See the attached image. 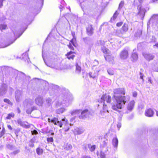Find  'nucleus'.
<instances>
[{"label": "nucleus", "mask_w": 158, "mask_h": 158, "mask_svg": "<svg viewBox=\"0 0 158 158\" xmlns=\"http://www.w3.org/2000/svg\"><path fill=\"white\" fill-rule=\"evenodd\" d=\"M113 93L112 99L113 101L115 102V104H112V109L120 114L118 119L119 120H121L123 113L120 110L124 107L127 102L129 101L130 97L129 96L124 95L125 90L123 88L114 89Z\"/></svg>", "instance_id": "nucleus-1"}, {"label": "nucleus", "mask_w": 158, "mask_h": 158, "mask_svg": "<svg viewBox=\"0 0 158 158\" xmlns=\"http://www.w3.org/2000/svg\"><path fill=\"white\" fill-rule=\"evenodd\" d=\"M112 98L111 97L107 94L103 95L101 97L99 102H100L103 105V110L104 112H108V109L110 108L112 104L114 103H111ZM115 104V103H114Z\"/></svg>", "instance_id": "nucleus-2"}, {"label": "nucleus", "mask_w": 158, "mask_h": 158, "mask_svg": "<svg viewBox=\"0 0 158 158\" xmlns=\"http://www.w3.org/2000/svg\"><path fill=\"white\" fill-rule=\"evenodd\" d=\"M73 97L70 95H61L60 96L58 101L56 102L57 106L61 105L65 107L68 106L73 100Z\"/></svg>", "instance_id": "nucleus-3"}, {"label": "nucleus", "mask_w": 158, "mask_h": 158, "mask_svg": "<svg viewBox=\"0 0 158 158\" xmlns=\"http://www.w3.org/2000/svg\"><path fill=\"white\" fill-rule=\"evenodd\" d=\"M90 114L89 111L87 109L81 111L80 110H77L73 111L71 113L72 115L77 114L79 115L80 119H84L89 117Z\"/></svg>", "instance_id": "nucleus-4"}, {"label": "nucleus", "mask_w": 158, "mask_h": 158, "mask_svg": "<svg viewBox=\"0 0 158 158\" xmlns=\"http://www.w3.org/2000/svg\"><path fill=\"white\" fill-rule=\"evenodd\" d=\"M61 120L62 121L64 122L62 123L61 121H58V118L55 117L53 118L52 119H51L49 118L48 119V121L49 122L52 123L54 124L59 126L60 127H62V125L64 124L65 125L68 123V121L65 118L62 119Z\"/></svg>", "instance_id": "nucleus-5"}, {"label": "nucleus", "mask_w": 158, "mask_h": 158, "mask_svg": "<svg viewBox=\"0 0 158 158\" xmlns=\"http://www.w3.org/2000/svg\"><path fill=\"white\" fill-rule=\"evenodd\" d=\"M92 69L94 70L93 71L89 73V76L90 77L95 79L98 76L100 70L98 68H96L94 65L93 66Z\"/></svg>", "instance_id": "nucleus-6"}, {"label": "nucleus", "mask_w": 158, "mask_h": 158, "mask_svg": "<svg viewBox=\"0 0 158 158\" xmlns=\"http://www.w3.org/2000/svg\"><path fill=\"white\" fill-rule=\"evenodd\" d=\"M43 57L44 62L48 66L52 68L56 69H57L58 68V64L57 62L56 59H54V61H53L52 60L50 62L47 63L45 62L43 56Z\"/></svg>", "instance_id": "nucleus-7"}, {"label": "nucleus", "mask_w": 158, "mask_h": 158, "mask_svg": "<svg viewBox=\"0 0 158 158\" xmlns=\"http://www.w3.org/2000/svg\"><path fill=\"white\" fill-rule=\"evenodd\" d=\"M14 32V35L15 36V39L13 41H11V42H10V43H8V44H5V45H1V47L2 48H4L6 47L11 44H12L13 42H14L19 37L23 34V32H22L21 34H20L19 33H18V31L17 32L16 31H14V30H12Z\"/></svg>", "instance_id": "nucleus-8"}, {"label": "nucleus", "mask_w": 158, "mask_h": 158, "mask_svg": "<svg viewBox=\"0 0 158 158\" xmlns=\"http://www.w3.org/2000/svg\"><path fill=\"white\" fill-rule=\"evenodd\" d=\"M128 56V50L126 48H124L120 53V57L122 60L127 59Z\"/></svg>", "instance_id": "nucleus-9"}, {"label": "nucleus", "mask_w": 158, "mask_h": 158, "mask_svg": "<svg viewBox=\"0 0 158 158\" xmlns=\"http://www.w3.org/2000/svg\"><path fill=\"white\" fill-rule=\"evenodd\" d=\"M22 97V91L17 90L15 92V98L17 102H19Z\"/></svg>", "instance_id": "nucleus-10"}, {"label": "nucleus", "mask_w": 158, "mask_h": 158, "mask_svg": "<svg viewBox=\"0 0 158 158\" xmlns=\"http://www.w3.org/2000/svg\"><path fill=\"white\" fill-rule=\"evenodd\" d=\"M17 123L21 126L26 128H28L30 127L29 124L27 122L22 121L20 119L17 120Z\"/></svg>", "instance_id": "nucleus-11"}, {"label": "nucleus", "mask_w": 158, "mask_h": 158, "mask_svg": "<svg viewBox=\"0 0 158 158\" xmlns=\"http://www.w3.org/2000/svg\"><path fill=\"white\" fill-rule=\"evenodd\" d=\"M143 55L144 58L148 61L153 60L154 57V55L149 53L143 52Z\"/></svg>", "instance_id": "nucleus-12"}, {"label": "nucleus", "mask_w": 158, "mask_h": 158, "mask_svg": "<svg viewBox=\"0 0 158 158\" xmlns=\"http://www.w3.org/2000/svg\"><path fill=\"white\" fill-rule=\"evenodd\" d=\"M154 111L152 109L149 108L146 109L145 111V115L146 116L150 117L153 116Z\"/></svg>", "instance_id": "nucleus-13"}, {"label": "nucleus", "mask_w": 158, "mask_h": 158, "mask_svg": "<svg viewBox=\"0 0 158 158\" xmlns=\"http://www.w3.org/2000/svg\"><path fill=\"white\" fill-rule=\"evenodd\" d=\"M149 22L153 23L155 24L158 23V15H154L150 18Z\"/></svg>", "instance_id": "nucleus-14"}, {"label": "nucleus", "mask_w": 158, "mask_h": 158, "mask_svg": "<svg viewBox=\"0 0 158 158\" xmlns=\"http://www.w3.org/2000/svg\"><path fill=\"white\" fill-rule=\"evenodd\" d=\"M33 104V101L31 99H26L23 102V105L24 107H28Z\"/></svg>", "instance_id": "nucleus-15"}, {"label": "nucleus", "mask_w": 158, "mask_h": 158, "mask_svg": "<svg viewBox=\"0 0 158 158\" xmlns=\"http://www.w3.org/2000/svg\"><path fill=\"white\" fill-rule=\"evenodd\" d=\"M35 102L37 105L39 106H42L43 103L42 97L40 96L38 97L35 99Z\"/></svg>", "instance_id": "nucleus-16"}, {"label": "nucleus", "mask_w": 158, "mask_h": 158, "mask_svg": "<svg viewBox=\"0 0 158 158\" xmlns=\"http://www.w3.org/2000/svg\"><path fill=\"white\" fill-rule=\"evenodd\" d=\"M135 102L134 100L131 101L128 104L127 106V110L131 111L133 109L134 107Z\"/></svg>", "instance_id": "nucleus-17"}, {"label": "nucleus", "mask_w": 158, "mask_h": 158, "mask_svg": "<svg viewBox=\"0 0 158 158\" xmlns=\"http://www.w3.org/2000/svg\"><path fill=\"white\" fill-rule=\"evenodd\" d=\"M139 8L138 14L141 17L143 18L145 15V10L143 8H141V7L139 6L138 8Z\"/></svg>", "instance_id": "nucleus-18"}, {"label": "nucleus", "mask_w": 158, "mask_h": 158, "mask_svg": "<svg viewBox=\"0 0 158 158\" xmlns=\"http://www.w3.org/2000/svg\"><path fill=\"white\" fill-rule=\"evenodd\" d=\"M84 131V130L83 128H75L74 131V133L75 134L80 135Z\"/></svg>", "instance_id": "nucleus-19"}, {"label": "nucleus", "mask_w": 158, "mask_h": 158, "mask_svg": "<svg viewBox=\"0 0 158 158\" xmlns=\"http://www.w3.org/2000/svg\"><path fill=\"white\" fill-rule=\"evenodd\" d=\"M74 52L72 51L68 52L66 54V56L69 59H73L75 56L74 55Z\"/></svg>", "instance_id": "nucleus-20"}, {"label": "nucleus", "mask_w": 158, "mask_h": 158, "mask_svg": "<svg viewBox=\"0 0 158 158\" xmlns=\"http://www.w3.org/2000/svg\"><path fill=\"white\" fill-rule=\"evenodd\" d=\"M87 32L88 35L91 36L93 34V29L91 25H89L88 26L87 28Z\"/></svg>", "instance_id": "nucleus-21"}, {"label": "nucleus", "mask_w": 158, "mask_h": 158, "mask_svg": "<svg viewBox=\"0 0 158 158\" xmlns=\"http://www.w3.org/2000/svg\"><path fill=\"white\" fill-rule=\"evenodd\" d=\"M118 144V140L117 138H114L112 140V144L114 148L117 149Z\"/></svg>", "instance_id": "nucleus-22"}, {"label": "nucleus", "mask_w": 158, "mask_h": 158, "mask_svg": "<svg viewBox=\"0 0 158 158\" xmlns=\"http://www.w3.org/2000/svg\"><path fill=\"white\" fill-rule=\"evenodd\" d=\"M22 58L25 61L27 60V62L29 63L28 60H29V58L28 56V54L27 52H26L23 53L22 55Z\"/></svg>", "instance_id": "nucleus-23"}, {"label": "nucleus", "mask_w": 158, "mask_h": 158, "mask_svg": "<svg viewBox=\"0 0 158 158\" xmlns=\"http://www.w3.org/2000/svg\"><path fill=\"white\" fill-rule=\"evenodd\" d=\"M131 58L133 61H136L138 59V56L137 53L135 52H133L132 54Z\"/></svg>", "instance_id": "nucleus-24"}, {"label": "nucleus", "mask_w": 158, "mask_h": 158, "mask_svg": "<svg viewBox=\"0 0 158 158\" xmlns=\"http://www.w3.org/2000/svg\"><path fill=\"white\" fill-rule=\"evenodd\" d=\"M7 89V87L5 85H2L1 89V94L2 95L5 94L6 93V91Z\"/></svg>", "instance_id": "nucleus-25"}, {"label": "nucleus", "mask_w": 158, "mask_h": 158, "mask_svg": "<svg viewBox=\"0 0 158 158\" xmlns=\"http://www.w3.org/2000/svg\"><path fill=\"white\" fill-rule=\"evenodd\" d=\"M64 147L65 150H68L72 148V146L70 144L68 143L64 145Z\"/></svg>", "instance_id": "nucleus-26"}, {"label": "nucleus", "mask_w": 158, "mask_h": 158, "mask_svg": "<svg viewBox=\"0 0 158 158\" xmlns=\"http://www.w3.org/2000/svg\"><path fill=\"white\" fill-rule=\"evenodd\" d=\"M128 25L126 24H124L122 27V31L124 32V34L128 31Z\"/></svg>", "instance_id": "nucleus-27"}, {"label": "nucleus", "mask_w": 158, "mask_h": 158, "mask_svg": "<svg viewBox=\"0 0 158 158\" xmlns=\"http://www.w3.org/2000/svg\"><path fill=\"white\" fill-rule=\"evenodd\" d=\"M49 88L54 90H56L58 89L59 87L57 85L52 84L49 85Z\"/></svg>", "instance_id": "nucleus-28"}, {"label": "nucleus", "mask_w": 158, "mask_h": 158, "mask_svg": "<svg viewBox=\"0 0 158 158\" xmlns=\"http://www.w3.org/2000/svg\"><path fill=\"white\" fill-rule=\"evenodd\" d=\"M66 109L64 108H61L57 109L56 111V112L58 114H60L64 112Z\"/></svg>", "instance_id": "nucleus-29"}, {"label": "nucleus", "mask_w": 158, "mask_h": 158, "mask_svg": "<svg viewBox=\"0 0 158 158\" xmlns=\"http://www.w3.org/2000/svg\"><path fill=\"white\" fill-rule=\"evenodd\" d=\"M76 66V72L77 73H80L81 70V68L80 66L77 63Z\"/></svg>", "instance_id": "nucleus-30"}, {"label": "nucleus", "mask_w": 158, "mask_h": 158, "mask_svg": "<svg viewBox=\"0 0 158 158\" xmlns=\"http://www.w3.org/2000/svg\"><path fill=\"white\" fill-rule=\"evenodd\" d=\"M116 32V35L119 37L121 36L122 35L124 34V32L120 30H117Z\"/></svg>", "instance_id": "nucleus-31"}, {"label": "nucleus", "mask_w": 158, "mask_h": 158, "mask_svg": "<svg viewBox=\"0 0 158 158\" xmlns=\"http://www.w3.org/2000/svg\"><path fill=\"white\" fill-rule=\"evenodd\" d=\"M36 152L38 155H41L43 153V150L41 148H38L36 149Z\"/></svg>", "instance_id": "nucleus-32"}, {"label": "nucleus", "mask_w": 158, "mask_h": 158, "mask_svg": "<svg viewBox=\"0 0 158 158\" xmlns=\"http://www.w3.org/2000/svg\"><path fill=\"white\" fill-rule=\"evenodd\" d=\"M35 109V107H31V108H29L26 111V112L27 114H30L31 113L32 111Z\"/></svg>", "instance_id": "nucleus-33"}, {"label": "nucleus", "mask_w": 158, "mask_h": 158, "mask_svg": "<svg viewBox=\"0 0 158 158\" xmlns=\"http://www.w3.org/2000/svg\"><path fill=\"white\" fill-rule=\"evenodd\" d=\"M88 148L90 151L93 152L95 149V146L94 145H91L90 144H89Z\"/></svg>", "instance_id": "nucleus-34"}, {"label": "nucleus", "mask_w": 158, "mask_h": 158, "mask_svg": "<svg viewBox=\"0 0 158 158\" xmlns=\"http://www.w3.org/2000/svg\"><path fill=\"white\" fill-rule=\"evenodd\" d=\"M104 57L105 59L109 61H111L112 60H113V58L112 57H111V56L109 55H104Z\"/></svg>", "instance_id": "nucleus-35"}, {"label": "nucleus", "mask_w": 158, "mask_h": 158, "mask_svg": "<svg viewBox=\"0 0 158 158\" xmlns=\"http://www.w3.org/2000/svg\"><path fill=\"white\" fill-rule=\"evenodd\" d=\"M118 14V11H116L115 13L114 14L113 16L111 18V20H114L116 18Z\"/></svg>", "instance_id": "nucleus-36"}, {"label": "nucleus", "mask_w": 158, "mask_h": 158, "mask_svg": "<svg viewBox=\"0 0 158 158\" xmlns=\"http://www.w3.org/2000/svg\"><path fill=\"white\" fill-rule=\"evenodd\" d=\"M3 101L7 103L11 106H12L13 105V104L12 103V102H10V101L8 99H7V98L4 99Z\"/></svg>", "instance_id": "nucleus-37"}, {"label": "nucleus", "mask_w": 158, "mask_h": 158, "mask_svg": "<svg viewBox=\"0 0 158 158\" xmlns=\"http://www.w3.org/2000/svg\"><path fill=\"white\" fill-rule=\"evenodd\" d=\"M124 1H121L119 4L118 9L119 10L121 9L124 6Z\"/></svg>", "instance_id": "nucleus-38"}, {"label": "nucleus", "mask_w": 158, "mask_h": 158, "mask_svg": "<svg viewBox=\"0 0 158 158\" xmlns=\"http://www.w3.org/2000/svg\"><path fill=\"white\" fill-rule=\"evenodd\" d=\"M19 74L21 75V76L23 78H24L25 77H27V78L28 79H30V77L29 76H26V75L23 73H22V72H19Z\"/></svg>", "instance_id": "nucleus-39"}, {"label": "nucleus", "mask_w": 158, "mask_h": 158, "mask_svg": "<svg viewBox=\"0 0 158 158\" xmlns=\"http://www.w3.org/2000/svg\"><path fill=\"white\" fill-rule=\"evenodd\" d=\"M46 103L48 104V105H50L51 104L52 100L50 98H47L46 100Z\"/></svg>", "instance_id": "nucleus-40"}, {"label": "nucleus", "mask_w": 158, "mask_h": 158, "mask_svg": "<svg viewBox=\"0 0 158 158\" xmlns=\"http://www.w3.org/2000/svg\"><path fill=\"white\" fill-rule=\"evenodd\" d=\"M102 50V51L104 53H107L108 52V51H109L108 49L104 47H102L101 48Z\"/></svg>", "instance_id": "nucleus-41"}, {"label": "nucleus", "mask_w": 158, "mask_h": 158, "mask_svg": "<svg viewBox=\"0 0 158 158\" xmlns=\"http://www.w3.org/2000/svg\"><path fill=\"white\" fill-rule=\"evenodd\" d=\"M6 132L4 128H3L2 131L0 132V138L3 136Z\"/></svg>", "instance_id": "nucleus-42"}, {"label": "nucleus", "mask_w": 158, "mask_h": 158, "mask_svg": "<svg viewBox=\"0 0 158 158\" xmlns=\"http://www.w3.org/2000/svg\"><path fill=\"white\" fill-rule=\"evenodd\" d=\"M141 35V31L139 30L137 31V32L135 33V35L136 37H139Z\"/></svg>", "instance_id": "nucleus-43"}, {"label": "nucleus", "mask_w": 158, "mask_h": 158, "mask_svg": "<svg viewBox=\"0 0 158 158\" xmlns=\"http://www.w3.org/2000/svg\"><path fill=\"white\" fill-rule=\"evenodd\" d=\"M108 73L111 75H112L114 74V71L111 69H107Z\"/></svg>", "instance_id": "nucleus-44"}, {"label": "nucleus", "mask_w": 158, "mask_h": 158, "mask_svg": "<svg viewBox=\"0 0 158 158\" xmlns=\"http://www.w3.org/2000/svg\"><path fill=\"white\" fill-rule=\"evenodd\" d=\"M7 27V26L6 24H1L0 25V29L1 30L5 29Z\"/></svg>", "instance_id": "nucleus-45"}, {"label": "nucleus", "mask_w": 158, "mask_h": 158, "mask_svg": "<svg viewBox=\"0 0 158 158\" xmlns=\"http://www.w3.org/2000/svg\"><path fill=\"white\" fill-rule=\"evenodd\" d=\"M14 116V114L13 113L9 114L8 115V116L6 117V118L7 119H10L11 117H13Z\"/></svg>", "instance_id": "nucleus-46"}, {"label": "nucleus", "mask_w": 158, "mask_h": 158, "mask_svg": "<svg viewBox=\"0 0 158 158\" xmlns=\"http://www.w3.org/2000/svg\"><path fill=\"white\" fill-rule=\"evenodd\" d=\"M150 37L151 40L149 41V42H154L156 41V38L155 36H150Z\"/></svg>", "instance_id": "nucleus-47"}, {"label": "nucleus", "mask_w": 158, "mask_h": 158, "mask_svg": "<svg viewBox=\"0 0 158 158\" xmlns=\"http://www.w3.org/2000/svg\"><path fill=\"white\" fill-rule=\"evenodd\" d=\"M100 156L101 158H105V153L102 152H101Z\"/></svg>", "instance_id": "nucleus-48"}, {"label": "nucleus", "mask_w": 158, "mask_h": 158, "mask_svg": "<svg viewBox=\"0 0 158 158\" xmlns=\"http://www.w3.org/2000/svg\"><path fill=\"white\" fill-rule=\"evenodd\" d=\"M47 141L48 142H53V139L52 137L48 138L47 139Z\"/></svg>", "instance_id": "nucleus-49"}, {"label": "nucleus", "mask_w": 158, "mask_h": 158, "mask_svg": "<svg viewBox=\"0 0 158 158\" xmlns=\"http://www.w3.org/2000/svg\"><path fill=\"white\" fill-rule=\"evenodd\" d=\"M7 147L8 148L10 149H12L13 148V146L10 144L7 145Z\"/></svg>", "instance_id": "nucleus-50"}, {"label": "nucleus", "mask_w": 158, "mask_h": 158, "mask_svg": "<svg viewBox=\"0 0 158 158\" xmlns=\"http://www.w3.org/2000/svg\"><path fill=\"white\" fill-rule=\"evenodd\" d=\"M20 152V150L19 149L17 150L14 151L13 152V153L15 155H16Z\"/></svg>", "instance_id": "nucleus-51"}, {"label": "nucleus", "mask_w": 158, "mask_h": 158, "mask_svg": "<svg viewBox=\"0 0 158 158\" xmlns=\"http://www.w3.org/2000/svg\"><path fill=\"white\" fill-rule=\"evenodd\" d=\"M69 48H70L72 50H74V48L72 46L71 44L70 43H69V45H68Z\"/></svg>", "instance_id": "nucleus-52"}, {"label": "nucleus", "mask_w": 158, "mask_h": 158, "mask_svg": "<svg viewBox=\"0 0 158 158\" xmlns=\"http://www.w3.org/2000/svg\"><path fill=\"white\" fill-rule=\"evenodd\" d=\"M98 44L101 45H103L104 44V42L102 40H100L98 42Z\"/></svg>", "instance_id": "nucleus-53"}, {"label": "nucleus", "mask_w": 158, "mask_h": 158, "mask_svg": "<svg viewBox=\"0 0 158 158\" xmlns=\"http://www.w3.org/2000/svg\"><path fill=\"white\" fill-rule=\"evenodd\" d=\"M117 127L118 129V130H119V129L121 127V124L120 123L118 122V123L117 124Z\"/></svg>", "instance_id": "nucleus-54"}, {"label": "nucleus", "mask_w": 158, "mask_h": 158, "mask_svg": "<svg viewBox=\"0 0 158 158\" xmlns=\"http://www.w3.org/2000/svg\"><path fill=\"white\" fill-rule=\"evenodd\" d=\"M75 40L74 39H72L70 40V43L71 44V43L72 44L73 46H75V44H74V41Z\"/></svg>", "instance_id": "nucleus-55"}, {"label": "nucleus", "mask_w": 158, "mask_h": 158, "mask_svg": "<svg viewBox=\"0 0 158 158\" xmlns=\"http://www.w3.org/2000/svg\"><path fill=\"white\" fill-rule=\"evenodd\" d=\"M31 132L32 135H36L38 133L37 131L35 130H34L33 131H31Z\"/></svg>", "instance_id": "nucleus-56"}, {"label": "nucleus", "mask_w": 158, "mask_h": 158, "mask_svg": "<svg viewBox=\"0 0 158 158\" xmlns=\"http://www.w3.org/2000/svg\"><path fill=\"white\" fill-rule=\"evenodd\" d=\"M123 24V22H120L116 24V26L118 27H120Z\"/></svg>", "instance_id": "nucleus-57"}, {"label": "nucleus", "mask_w": 158, "mask_h": 158, "mask_svg": "<svg viewBox=\"0 0 158 158\" xmlns=\"http://www.w3.org/2000/svg\"><path fill=\"white\" fill-rule=\"evenodd\" d=\"M140 79H142L143 80V74L141 72L140 73Z\"/></svg>", "instance_id": "nucleus-58"}, {"label": "nucleus", "mask_w": 158, "mask_h": 158, "mask_svg": "<svg viewBox=\"0 0 158 158\" xmlns=\"http://www.w3.org/2000/svg\"><path fill=\"white\" fill-rule=\"evenodd\" d=\"M133 96L134 97H135L137 96V93L136 92H134L133 93Z\"/></svg>", "instance_id": "nucleus-59"}, {"label": "nucleus", "mask_w": 158, "mask_h": 158, "mask_svg": "<svg viewBox=\"0 0 158 158\" xmlns=\"http://www.w3.org/2000/svg\"><path fill=\"white\" fill-rule=\"evenodd\" d=\"M17 113L19 114L21 112V111L19 108L18 107L17 109Z\"/></svg>", "instance_id": "nucleus-60"}, {"label": "nucleus", "mask_w": 158, "mask_h": 158, "mask_svg": "<svg viewBox=\"0 0 158 158\" xmlns=\"http://www.w3.org/2000/svg\"><path fill=\"white\" fill-rule=\"evenodd\" d=\"M82 158H91L89 156H84L82 157Z\"/></svg>", "instance_id": "nucleus-61"}, {"label": "nucleus", "mask_w": 158, "mask_h": 158, "mask_svg": "<svg viewBox=\"0 0 158 158\" xmlns=\"http://www.w3.org/2000/svg\"><path fill=\"white\" fill-rule=\"evenodd\" d=\"M155 47H156L157 48H158V43L156 44L155 45H153L154 48H155Z\"/></svg>", "instance_id": "nucleus-62"}, {"label": "nucleus", "mask_w": 158, "mask_h": 158, "mask_svg": "<svg viewBox=\"0 0 158 158\" xmlns=\"http://www.w3.org/2000/svg\"><path fill=\"white\" fill-rule=\"evenodd\" d=\"M63 8V7L61 5H60L59 6V8L60 9V11L61 12V10H62V8Z\"/></svg>", "instance_id": "nucleus-63"}, {"label": "nucleus", "mask_w": 158, "mask_h": 158, "mask_svg": "<svg viewBox=\"0 0 158 158\" xmlns=\"http://www.w3.org/2000/svg\"><path fill=\"white\" fill-rule=\"evenodd\" d=\"M8 127L9 129H10L11 130L12 129V128L10 125H9L8 126Z\"/></svg>", "instance_id": "nucleus-64"}]
</instances>
